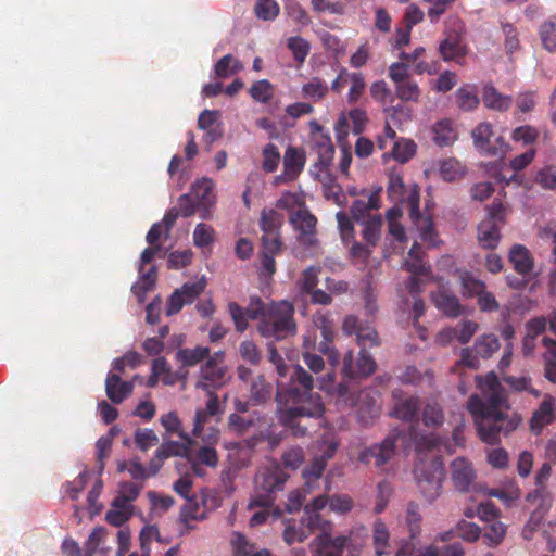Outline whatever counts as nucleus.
<instances>
[{"label": "nucleus", "instance_id": "13", "mask_svg": "<svg viewBox=\"0 0 556 556\" xmlns=\"http://www.w3.org/2000/svg\"><path fill=\"white\" fill-rule=\"evenodd\" d=\"M343 331L349 334H355L361 350L372 348L378 344V334L369 325H363L354 315L346 316L343 321Z\"/></svg>", "mask_w": 556, "mask_h": 556}, {"label": "nucleus", "instance_id": "9", "mask_svg": "<svg viewBox=\"0 0 556 556\" xmlns=\"http://www.w3.org/2000/svg\"><path fill=\"white\" fill-rule=\"evenodd\" d=\"M405 203L412 222L419 231L420 239L429 245H437V235L433 229L432 220L428 216H422L419 212V193L414 190L402 202Z\"/></svg>", "mask_w": 556, "mask_h": 556}, {"label": "nucleus", "instance_id": "24", "mask_svg": "<svg viewBox=\"0 0 556 556\" xmlns=\"http://www.w3.org/2000/svg\"><path fill=\"white\" fill-rule=\"evenodd\" d=\"M482 102L489 110L506 112L513 104V98L501 93L492 83H488L482 89Z\"/></svg>", "mask_w": 556, "mask_h": 556}, {"label": "nucleus", "instance_id": "44", "mask_svg": "<svg viewBox=\"0 0 556 556\" xmlns=\"http://www.w3.org/2000/svg\"><path fill=\"white\" fill-rule=\"evenodd\" d=\"M459 281L464 296H478V294L485 289L484 282L477 279L468 271H463L459 274Z\"/></svg>", "mask_w": 556, "mask_h": 556}, {"label": "nucleus", "instance_id": "25", "mask_svg": "<svg viewBox=\"0 0 556 556\" xmlns=\"http://www.w3.org/2000/svg\"><path fill=\"white\" fill-rule=\"evenodd\" d=\"M514 269L522 276H528L533 271L534 261L530 251L522 244H514L508 255Z\"/></svg>", "mask_w": 556, "mask_h": 556}, {"label": "nucleus", "instance_id": "63", "mask_svg": "<svg viewBox=\"0 0 556 556\" xmlns=\"http://www.w3.org/2000/svg\"><path fill=\"white\" fill-rule=\"evenodd\" d=\"M287 46L291 50L294 60L299 63L304 62L311 49L308 41L302 37L289 38Z\"/></svg>", "mask_w": 556, "mask_h": 556}, {"label": "nucleus", "instance_id": "58", "mask_svg": "<svg viewBox=\"0 0 556 556\" xmlns=\"http://www.w3.org/2000/svg\"><path fill=\"white\" fill-rule=\"evenodd\" d=\"M254 12L260 20L270 21L279 14V5L275 0H257Z\"/></svg>", "mask_w": 556, "mask_h": 556}, {"label": "nucleus", "instance_id": "35", "mask_svg": "<svg viewBox=\"0 0 556 556\" xmlns=\"http://www.w3.org/2000/svg\"><path fill=\"white\" fill-rule=\"evenodd\" d=\"M372 541L375 545L376 556H383L391 553L390 549V533L387 526L377 520L372 528Z\"/></svg>", "mask_w": 556, "mask_h": 556}, {"label": "nucleus", "instance_id": "40", "mask_svg": "<svg viewBox=\"0 0 556 556\" xmlns=\"http://www.w3.org/2000/svg\"><path fill=\"white\" fill-rule=\"evenodd\" d=\"M421 419L426 427L438 428L444 422L442 407L434 401H428L421 412Z\"/></svg>", "mask_w": 556, "mask_h": 556}, {"label": "nucleus", "instance_id": "57", "mask_svg": "<svg viewBox=\"0 0 556 556\" xmlns=\"http://www.w3.org/2000/svg\"><path fill=\"white\" fill-rule=\"evenodd\" d=\"M215 231L212 226L200 223L193 231V243L198 248H206L214 241Z\"/></svg>", "mask_w": 556, "mask_h": 556}, {"label": "nucleus", "instance_id": "30", "mask_svg": "<svg viewBox=\"0 0 556 556\" xmlns=\"http://www.w3.org/2000/svg\"><path fill=\"white\" fill-rule=\"evenodd\" d=\"M380 207V189L371 192L368 200H356L351 206V214L353 218L362 223L368 218V215H372L370 212Z\"/></svg>", "mask_w": 556, "mask_h": 556}, {"label": "nucleus", "instance_id": "52", "mask_svg": "<svg viewBox=\"0 0 556 556\" xmlns=\"http://www.w3.org/2000/svg\"><path fill=\"white\" fill-rule=\"evenodd\" d=\"M409 110L404 105H396L392 108V113L386 119L384 131L387 139H395L396 132L392 126H396L401 122V117H408Z\"/></svg>", "mask_w": 556, "mask_h": 556}, {"label": "nucleus", "instance_id": "10", "mask_svg": "<svg viewBox=\"0 0 556 556\" xmlns=\"http://www.w3.org/2000/svg\"><path fill=\"white\" fill-rule=\"evenodd\" d=\"M205 287L206 280L202 277L176 289L167 301L166 315L172 316L180 312L184 305L192 303L204 291Z\"/></svg>", "mask_w": 556, "mask_h": 556}, {"label": "nucleus", "instance_id": "3", "mask_svg": "<svg viewBox=\"0 0 556 556\" xmlns=\"http://www.w3.org/2000/svg\"><path fill=\"white\" fill-rule=\"evenodd\" d=\"M248 314L260 319L258 332L264 338L282 340L295 333L294 307L288 301L265 304L260 298L251 300Z\"/></svg>", "mask_w": 556, "mask_h": 556}, {"label": "nucleus", "instance_id": "34", "mask_svg": "<svg viewBox=\"0 0 556 556\" xmlns=\"http://www.w3.org/2000/svg\"><path fill=\"white\" fill-rule=\"evenodd\" d=\"M155 280L156 271L153 266L147 273L139 268V280L131 288L139 303H142L146 300V294L154 288Z\"/></svg>", "mask_w": 556, "mask_h": 556}, {"label": "nucleus", "instance_id": "32", "mask_svg": "<svg viewBox=\"0 0 556 556\" xmlns=\"http://www.w3.org/2000/svg\"><path fill=\"white\" fill-rule=\"evenodd\" d=\"M271 384L265 380L264 376L258 375L252 380L249 390L252 405L260 406L266 404L271 399Z\"/></svg>", "mask_w": 556, "mask_h": 556}, {"label": "nucleus", "instance_id": "1", "mask_svg": "<svg viewBox=\"0 0 556 556\" xmlns=\"http://www.w3.org/2000/svg\"><path fill=\"white\" fill-rule=\"evenodd\" d=\"M482 397L471 395L467 408L473 417L480 439L491 445L500 443L520 425V416L510 408L507 394L497 376L490 372L479 380Z\"/></svg>", "mask_w": 556, "mask_h": 556}, {"label": "nucleus", "instance_id": "20", "mask_svg": "<svg viewBox=\"0 0 556 556\" xmlns=\"http://www.w3.org/2000/svg\"><path fill=\"white\" fill-rule=\"evenodd\" d=\"M555 419V399L551 394H545L542 403L531 417V431L539 434L545 426L551 425Z\"/></svg>", "mask_w": 556, "mask_h": 556}, {"label": "nucleus", "instance_id": "26", "mask_svg": "<svg viewBox=\"0 0 556 556\" xmlns=\"http://www.w3.org/2000/svg\"><path fill=\"white\" fill-rule=\"evenodd\" d=\"M365 530L363 528L351 531L348 535L334 538V546L348 551V556H359L365 542Z\"/></svg>", "mask_w": 556, "mask_h": 556}, {"label": "nucleus", "instance_id": "53", "mask_svg": "<svg viewBox=\"0 0 556 556\" xmlns=\"http://www.w3.org/2000/svg\"><path fill=\"white\" fill-rule=\"evenodd\" d=\"M428 4L427 16L432 24L440 21L443 14L456 0H421Z\"/></svg>", "mask_w": 556, "mask_h": 556}, {"label": "nucleus", "instance_id": "37", "mask_svg": "<svg viewBox=\"0 0 556 556\" xmlns=\"http://www.w3.org/2000/svg\"><path fill=\"white\" fill-rule=\"evenodd\" d=\"M382 217L380 214L368 215L361 224L364 226L363 238L371 245H376L381 236Z\"/></svg>", "mask_w": 556, "mask_h": 556}, {"label": "nucleus", "instance_id": "47", "mask_svg": "<svg viewBox=\"0 0 556 556\" xmlns=\"http://www.w3.org/2000/svg\"><path fill=\"white\" fill-rule=\"evenodd\" d=\"M433 139H457L459 136L457 124L451 118H443L432 127Z\"/></svg>", "mask_w": 556, "mask_h": 556}, {"label": "nucleus", "instance_id": "60", "mask_svg": "<svg viewBox=\"0 0 556 556\" xmlns=\"http://www.w3.org/2000/svg\"><path fill=\"white\" fill-rule=\"evenodd\" d=\"M501 27L505 36L504 46L506 52L513 54L520 48L519 34L517 31V28L511 23L508 22L502 23Z\"/></svg>", "mask_w": 556, "mask_h": 556}, {"label": "nucleus", "instance_id": "64", "mask_svg": "<svg viewBox=\"0 0 556 556\" xmlns=\"http://www.w3.org/2000/svg\"><path fill=\"white\" fill-rule=\"evenodd\" d=\"M540 37L543 46L549 52L556 51V23L544 22L540 27Z\"/></svg>", "mask_w": 556, "mask_h": 556}, {"label": "nucleus", "instance_id": "12", "mask_svg": "<svg viewBox=\"0 0 556 556\" xmlns=\"http://www.w3.org/2000/svg\"><path fill=\"white\" fill-rule=\"evenodd\" d=\"M451 480L459 492H470L475 489L477 472L472 464L465 457H456L450 465Z\"/></svg>", "mask_w": 556, "mask_h": 556}, {"label": "nucleus", "instance_id": "62", "mask_svg": "<svg viewBox=\"0 0 556 556\" xmlns=\"http://www.w3.org/2000/svg\"><path fill=\"white\" fill-rule=\"evenodd\" d=\"M280 160L281 157L278 148L273 143H268L263 150V169L268 173L275 172Z\"/></svg>", "mask_w": 556, "mask_h": 556}, {"label": "nucleus", "instance_id": "39", "mask_svg": "<svg viewBox=\"0 0 556 556\" xmlns=\"http://www.w3.org/2000/svg\"><path fill=\"white\" fill-rule=\"evenodd\" d=\"M441 177L448 182L460 180L466 175L465 166L456 159H447L441 162Z\"/></svg>", "mask_w": 556, "mask_h": 556}, {"label": "nucleus", "instance_id": "61", "mask_svg": "<svg viewBox=\"0 0 556 556\" xmlns=\"http://www.w3.org/2000/svg\"><path fill=\"white\" fill-rule=\"evenodd\" d=\"M239 354L242 359L251 365H258L262 361V353L253 341L244 340L239 345Z\"/></svg>", "mask_w": 556, "mask_h": 556}, {"label": "nucleus", "instance_id": "50", "mask_svg": "<svg viewBox=\"0 0 556 556\" xmlns=\"http://www.w3.org/2000/svg\"><path fill=\"white\" fill-rule=\"evenodd\" d=\"M283 540L287 544L291 545L294 542H303L309 536V532L301 525V521L296 523L295 520H289L283 530Z\"/></svg>", "mask_w": 556, "mask_h": 556}, {"label": "nucleus", "instance_id": "38", "mask_svg": "<svg viewBox=\"0 0 556 556\" xmlns=\"http://www.w3.org/2000/svg\"><path fill=\"white\" fill-rule=\"evenodd\" d=\"M242 70V63L231 54L224 55L214 67L215 76L218 78H228Z\"/></svg>", "mask_w": 556, "mask_h": 556}, {"label": "nucleus", "instance_id": "41", "mask_svg": "<svg viewBox=\"0 0 556 556\" xmlns=\"http://www.w3.org/2000/svg\"><path fill=\"white\" fill-rule=\"evenodd\" d=\"M500 349L498 339L494 334H482L477 338L473 350L481 358H489Z\"/></svg>", "mask_w": 556, "mask_h": 556}, {"label": "nucleus", "instance_id": "27", "mask_svg": "<svg viewBox=\"0 0 556 556\" xmlns=\"http://www.w3.org/2000/svg\"><path fill=\"white\" fill-rule=\"evenodd\" d=\"M334 451V445L328 446L323 455L314 457L312 464L303 469V478L305 479V484L308 489H311L314 481H317L323 476L327 460L333 456Z\"/></svg>", "mask_w": 556, "mask_h": 556}, {"label": "nucleus", "instance_id": "36", "mask_svg": "<svg viewBox=\"0 0 556 556\" xmlns=\"http://www.w3.org/2000/svg\"><path fill=\"white\" fill-rule=\"evenodd\" d=\"M184 442L168 441L164 442L157 450L159 455H163L165 458L172 456H189L192 441L189 437L182 434Z\"/></svg>", "mask_w": 556, "mask_h": 556}, {"label": "nucleus", "instance_id": "5", "mask_svg": "<svg viewBox=\"0 0 556 556\" xmlns=\"http://www.w3.org/2000/svg\"><path fill=\"white\" fill-rule=\"evenodd\" d=\"M268 416L260 410H253L248 416L230 414L227 418L228 431L236 435H245L253 431V434L244 440V445L249 450H254L264 434H266Z\"/></svg>", "mask_w": 556, "mask_h": 556}, {"label": "nucleus", "instance_id": "56", "mask_svg": "<svg viewBox=\"0 0 556 556\" xmlns=\"http://www.w3.org/2000/svg\"><path fill=\"white\" fill-rule=\"evenodd\" d=\"M274 94V88L269 80L261 79L250 88V96L257 102L267 103Z\"/></svg>", "mask_w": 556, "mask_h": 556}, {"label": "nucleus", "instance_id": "48", "mask_svg": "<svg viewBox=\"0 0 556 556\" xmlns=\"http://www.w3.org/2000/svg\"><path fill=\"white\" fill-rule=\"evenodd\" d=\"M328 85L318 77H313L308 83L302 87V92L305 98L318 101L326 97L328 93Z\"/></svg>", "mask_w": 556, "mask_h": 556}, {"label": "nucleus", "instance_id": "51", "mask_svg": "<svg viewBox=\"0 0 556 556\" xmlns=\"http://www.w3.org/2000/svg\"><path fill=\"white\" fill-rule=\"evenodd\" d=\"M414 141H393L392 157L399 163L408 162L416 153Z\"/></svg>", "mask_w": 556, "mask_h": 556}, {"label": "nucleus", "instance_id": "11", "mask_svg": "<svg viewBox=\"0 0 556 556\" xmlns=\"http://www.w3.org/2000/svg\"><path fill=\"white\" fill-rule=\"evenodd\" d=\"M368 124L367 113L355 108L348 114L341 113L334 124L337 139H346L350 134L361 136Z\"/></svg>", "mask_w": 556, "mask_h": 556}, {"label": "nucleus", "instance_id": "23", "mask_svg": "<svg viewBox=\"0 0 556 556\" xmlns=\"http://www.w3.org/2000/svg\"><path fill=\"white\" fill-rule=\"evenodd\" d=\"M289 220L301 236L307 237L306 240L311 243L317 223L316 217L304 205H300L299 210L290 214Z\"/></svg>", "mask_w": 556, "mask_h": 556}, {"label": "nucleus", "instance_id": "4", "mask_svg": "<svg viewBox=\"0 0 556 556\" xmlns=\"http://www.w3.org/2000/svg\"><path fill=\"white\" fill-rule=\"evenodd\" d=\"M289 476L277 463L261 467L254 478L255 490L248 508L254 506L270 507L275 502V493L280 491Z\"/></svg>", "mask_w": 556, "mask_h": 556}, {"label": "nucleus", "instance_id": "22", "mask_svg": "<svg viewBox=\"0 0 556 556\" xmlns=\"http://www.w3.org/2000/svg\"><path fill=\"white\" fill-rule=\"evenodd\" d=\"M134 391L132 381H123L117 374H108L105 379V392L114 404H121Z\"/></svg>", "mask_w": 556, "mask_h": 556}, {"label": "nucleus", "instance_id": "6", "mask_svg": "<svg viewBox=\"0 0 556 556\" xmlns=\"http://www.w3.org/2000/svg\"><path fill=\"white\" fill-rule=\"evenodd\" d=\"M444 477V466L439 457H434L428 463L420 460L415 466L418 490L429 503L434 502L441 495Z\"/></svg>", "mask_w": 556, "mask_h": 556}, {"label": "nucleus", "instance_id": "33", "mask_svg": "<svg viewBox=\"0 0 556 556\" xmlns=\"http://www.w3.org/2000/svg\"><path fill=\"white\" fill-rule=\"evenodd\" d=\"M312 556H343L340 547L334 546V538L321 533L309 544Z\"/></svg>", "mask_w": 556, "mask_h": 556}, {"label": "nucleus", "instance_id": "55", "mask_svg": "<svg viewBox=\"0 0 556 556\" xmlns=\"http://www.w3.org/2000/svg\"><path fill=\"white\" fill-rule=\"evenodd\" d=\"M395 93L402 101L417 102L420 97V89L416 81L407 79L395 85Z\"/></svg>", "mask_w": 556, "mask_h": 556}, {"label": "nucleus", "instance_id": "19", "mask_svg": "<svg viewBox=\"0 0 556 556\" xmlns=\"http://www.w3.org/2000/svg\"><path fill=\"white\" fill-rule=\"evenodd\" d=\"M214 181L210 178H202L192 185L190 194L197 201L200 216L207 218L210 207L215 203V195L213 193Z\"/></svg>", "mask_w": 556, "mask_h": 556}, {"label": "nucleus", "instance_id": "14", "mask_svg": "<svg viewBox=\"0 0 556 556\" xmlns=\"http://www.w3.org/2000/svg\"><path fill=\"white\" fill-rule=\"evenodd\" d=\"M392 397L394 406L391 410V416L405 421L417 419L420 408V401L417 396L404 395L402 390L395 389L392 391Z\"/></svg>", "mask_w": 556, "mask_h": 556}, {"label": "nucleus", "instance_id": "43", "mask_svg": "<svg viewBox=\"0 0 556 556\" xmlns=\"http://www.w3.org/2000/svg\"><path fill=\"white\" fill-rule=\"evenodd\" d=\"M527 501L536 506L540 514H545L552 506V494L547 491L545 485L535 486V489L528 494Z\"/></svg>", "mask_w": 556, "mask_h": 556}, {"label": "nucleus", "instance_id": "8", "mask_svg": "<svg viewBox=\"0 0 556 556\" xmlns=\"http://www.w3.org/2000/svg\"><path fill=\"white\" fill-rule=\"evenodd\" d=\"M402 437V431L393 429L387 438L380 443L372 445L361 452L359 462L380 467L387 464L395 454V445L397 440Z\"/></svg>", "mask_w": 556, "mask_h": 556}, {"label": "nucleus", "instance_id": "2", "mask_svg": "<svg viewBox=\"0 0 556 556\" xmlns=\"http://www.w3.org/2000/svg\"><path fill=\"white\" fill-rule=\"evenodd\" d=\"M314 379L303 367L295 366L289 383H278L276 392L277 418L296 437L304 435L307 426L302 424L305 418H319L325 408L321 397L314 392Z\"/></svg>", "mask_w": 556, "mask_h": 556}, {"label": "nucleus", "instance_id": "54", "mask_svg": "<svg viewBox=\"0 0 556 556\" xmlns=\"http://www.w3.org/2000/svg\"><path fill=\"white\" fill-rule=\"evenodd\" d=\"M505 535L506 526L498 520H494L486 527L483 538L489 546L495 547L502 543Z\"/></svg>", "mask_w": 556, "mask_h": 556}, {"label": "nucleus", "instance_id": "49", "mask_svg": "<svg viewBox=\"0 0 556 556\" xmlns=\"http://www.w3.org/2000/svg\"><path fill=\"white\" fill-rule=\"evenodd\" d=\"M300 521L305 530L309 532V534L317 529L321 530L323 533H328L327 531L331 527V523L328 520L323 519L318 513L307 511L306 509Z\"/></svg>", "mask_w": 556, "mask_h": 556}, {"label": "nucleus", "instance_id": "7", "mask_svg": "<svg viewBox=\"0 0 556 556\" xmlns=\"http://www.w3.org/2000/svg\"><path fill=\"white\" fill-rule=\"evenodd\" d=\"M225 352L217 351L201 366L197 388L205 392L222 388L226 381L227 367L224 365Z\"/></svg>", "mask_w": 556, "mask_h": 556}, {"label": "nucleus", "instance_id": "45", "mask_svg": "<svg viewBox=\"0 0 556 556\" xmlns=\"http://www.w3.org/2000/svg\"><path fill=\"white\" fill-rule=\"evenodd\" d=\"M315 344V337L311 338L309 336L304 338V349L303 352V361L304 364L315 374L320 372L324 369L325 362L320 355L314 354L309 352V349Z\"/></svg>", "mask_w": 556, "mask_h": 556}, {"label": "nucleus", "instance_id": "29", "mask_svg": "<svg viewBox=\"0 0 556 556\" xmlns=\"http://www.w3.org/2000/svg\"><path fill=\"white\" fill-rule=\"evenodd\" d=\"M501 226L494 220H483L478 226V241L483 249H495L501 239Z\"/></svg>", "mask_w": 556, "mask_h": 556}, {"label": "nucleus", "instance_id": "18", "mask_svg": "<svg viewBox=\"0 0 556 556\" xmlns=\"http://www.w3.org/2000/svg\"><path fill=\"white\" fill-rule=\"evenodd\" d=\"M305 165V154L302 150L289 147L283 156V173L276 177L277 182L293 181Z\"/></svg>", "mask_w": 556, "mask_h": 556}, {"label": "nucleus", "instance_id": "17", "mask_svg": "<svg viewBox=\"0 0 556 556\" xmlns=\"http://www.w3.org/2000/svg\"><path fill=\"white\" fill-rule=\"evenodd\" d=\"M439 52L444 61H458L467 54V47L460 31L452 29L445 33L440 42Z\"/></svg>", "mask_w": 556, "mask_h": 556}, {"label": "nucleus", "instance_id": "59", "mask_svg": "<svg viewBox=\"0 0 556 556\" xmlns=\"http://www.w3.org/2000/svg\"><path fill=\"white\" fill-rule=\"evenodd\" d=\"M453 328L455 330V340L460 344H466L471 340L473 334L477 332L479 325L473 320L465 319Z\"/></svg>", "mask_w": 556, "mask_h": 556}, {"label": "nucleus", "instance_id": "16", "mask_svg": "<svg viewBox=\"0 0 556 556\" xmlns=\"http://www.w3.org/2000/svg\"><path fill=\"white\" fill-rule=\"evenodd\" d=\"M376 363L374 358L366 352L361 350L358 358L354 364L353 353L350 351L343 359V374L349 378L367 377L375 371Z\"/></svg>", "mask_w": 556, "mask_h": 556}, {"label": "nucleus", "instance_id": "42", "mask_svg": "<svg viewBox=\"0 0 556 556\" xmlns=\"http://www.w3.org/2000/svg\"><path fill=\"white\" fill-rule=\"evenodd\" d=\"M476 150L484 156L502 160L508 151L505 141H475Z\"/></svg>", "mask_w": 556, "mask_h": 556}, {"label": "nucleus", "instance_id": "21", "mask_svg": "<svg viewBox=\"0 0 556 556\" xmlns=\"http://www.w3.org/2000/svg\"><path fill=\"white\" fill-rule=\"evenodd\" d=\"M432 301L435 307L447 317L456 318L464 313V306L458 298L444 287H440L432 293Z\"/></svg>", "mask_w": 556, "mask_h": 556}, {"label": "nucleus", "instance_id": "28", "mask_svg": "<svg viewBox=\"0 0 556 556\" xmlns=\"http://www.w3.org/2000/svg\"><path fill=\"white\" fill-rule=\"evenodd\" d=\"M456 106L464 112L476 110L480 103L477 86L473 84H464L455 92Z\"/></svg>", "mask_w": 556, "mask_h": 556}, {"label": "nucleus", "instance_id": "31", "mask_svg": "<svg viewBox=\"0 0 556 556\" xmlns=\"http://www.w3.org/2000/svg\"><path fill=\"white\" fill-rule=\"evenodd\" d=\"M212 356L211 350L207 346L198 345L193 349L186 348L179 349L176 353V358L182 366L193 367Z\"/></svg>", "mask_w": 556, "mask_h": 556}, {"label": "nucleus", "instance_id": "15", "mask_svg": "<svg viewBox=\"0 0 556 556\" xmlns=\"http://www.w3.org/2000/svg\"><path fill=\"white\" fill-rule=\"evenodd\" d=\"M354 405L358 407V419L368 425L380 414V395L376 390H363L358 393Z\"/></svg>", "mask_w": 556, "mask_h": 556}, {"label": "nucleus", "instance_id": "46", "mask_svg": "<svg viewBox=\"0 0 556 556\" xmlns=\"http://www.w3.org/2000/svg\"><path fill=\"white\" fill-rule=\"evenodd\" d=\"M282 224V216L275 210H264L261 215L260 227L263 235L278 232Z\"/></svg>", "mask_w": 556, "mask_h": 556}]
</instances>
